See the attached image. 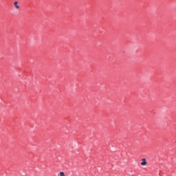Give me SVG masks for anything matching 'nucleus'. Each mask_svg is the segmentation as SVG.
Masks as SVG:
<instances>
[{
    "instance_id": "1",
    "label": "nucleus",
    "mask_w": 176,
    "mask_h": 176,
    "mask_svg": "<svg viewBox=\"0 0 176 176\" xmlns=\"http://www.w3.org/2000/svg\"><path fill=\"white\" fill-rule=\"evenodd\" d=\"M14 6L15 8L18 10V9H20V4L19 3V1H14Z\"/></svg>"
},
{
    "instance_id": "2",
    "label": "nucleus",
    "mask_w": 176,
    "mask_h": 176,
    "mask_svg": "<svg viewBox=\"0 0 176 176\" xmlns=\"http://www.w3.org/2000/svg\"><path fill=\"white\" fill-rule=\"evenodd\" d=\"M148 163L146 162V160L145 158L142 159L141 165L142 166H146Z\"/></svg>"
},
{
    "instance_id": "3",
    "label": "nucleus",
    "mask_w": 176,
    "mask_h": 176,
    "mask_svg": "<svg viewBox=\"0 0 176 176\" xmlns=\"http://www.w3.org/2000/svg\"><path fill=\"white\" fill-rule=\"evenodd\" d=\"M59 176H65V174L64 173V172H60L59 173Z\"/></svg>"
}]
</instances>
